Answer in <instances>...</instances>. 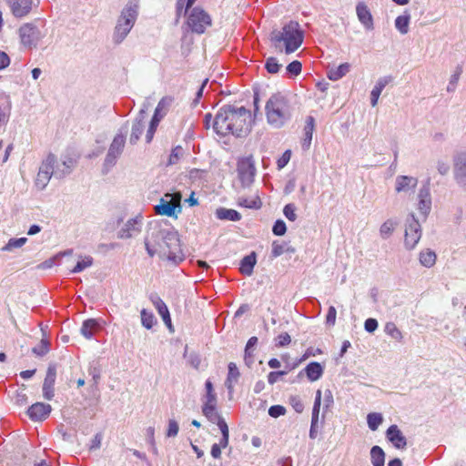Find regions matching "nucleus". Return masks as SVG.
<instances>
[{"label":"nucleus","instance_id":"16","mask_svg":"<svg viewBox=\"0 0 466 466\" xmlns=\"http://www.w3.org/2000/svg\"><path fill=\"white\" fill-rule=\"evenodd\" d=\"M454 178L461 186L466 185V154L460 153L454 157Z\"/></svg>","mask_w":466,"mask_h":466},{"label":"nucleus","instance_id":"39","mask_svg":"<svg viewBox=\"0 0 466 466\" xmlns=\"http://www.w3.org/2000/svg\"><path fill=\"white\" fill-rule=\"evenodd\" d=\"M385 333L398 342L402 341L403 335L394 322H387L384 327Z\"/></svg>","mask_w":466,"mask_h":466},{"label":"nucleus","instance_id":"23","mask_svg":"<svg viewBox=\"0 0 466 466\" xmlns=\"http://www.w3.org/2000/svg\"><path fill=\"white\" fill-rule=\"evenodd\" d=\"M149 299L158 314L161 316L164 323L171 329V318L166 303L157 294H151Z\"/></svg>","mask_w":466,"mask_h":466},{"label":"nucleus","instance_id":"2","mask_svg":"<svg viewBox=\"0 0 466 466\" xmlns=\"http://www.w3.org/2000/svg\"><path fill=\"white\" fill-rule=\"evenodd\" d=\"M251 114L244 106L226 105L219 108L213 120V128L219 136L232 134L244 137L250 131Z\"/></svg>","mask_w":466,"mask_h":466},{"label":"nucleus","instance_id":"30","mask_svg":"<svg viewBox=\"0 0 466 466\" xmlns=\"http://www.w3.org/2000/svg\"><path fill=\"white\" fill-rule=\"evenodd\" d=\"M350 70L349 63H343L339 66L332 67L328 71V77L332 81H337L346 76Z\"/></svg>","mask_w":466,"mask_h":466},{"label":"nucleus","instance_id":"54","mask_svg":"<svg viewBox=\"0 0 466 466\" xmlns=\"http://www.w3.org/2000/svg\"><path fill=\"white\" fill-rule=\"evenodd\" d=\"M272 231L276 236H283L287 231L285 222L281 219L277 220L273 226Z\"/></svg>","mask_w":466,"mask_h":466},{"label":"nucleus","instance_id":"29","mask_svg":"<svg viewBox=\"0 0 466 466\" xmlns=\"http://www.w3.org/2000/svg\"><path fill=\"white\" fill-rule=\"evenodd\" d=\"M257 258L256 253L252 252L248 256H245L240 262V271L242 274L250 276L253 273L254 266L256 265Z\"/></svg>","mask_w":466,"mask_h":466},{"label":"nucleus","instance_id":"1","mask_svg":"<svg viewBox=\"0 0 466 466\" xmlns=\"http://www.w3.org/2000/svg\"><path fill=\"white\" fill-rule=\"evenodd\" d=\"M144 242L146 250L151 258L158 255L176 264L185 258L178 232L167 221L151 223Z\"/></svg>","mask_w":466,"mask_h":466},{"label":"nucleus","instance_id":"64","mask_svg":"<svg viewBox=\"0 0 466 466\" xmlns=\"http://www.w3.org/2000/svg\"><path fill=\"white\" fill-rule=\"evenodd\" d=\"M437 169L441 175H446L450 170V166L447 162L438 161Z\"/></svg>","mask_w":466,"mask_h":466},{"label":"nucleus","instance_id":"28","mask_svg":"<svg viewBox=\"0 0 466 466\" xmlns=\"http://www.w3.org/2000/svg\"><path fill=\"white\" fill-rule=\"evenodd\" d=\"M304 371L310 381H316L323 375L324 368L320 363L313 361L306 366Z\"/></svg>","mask_w":466,"mask_h":466},{"label":"nucleus","instance_id":"21","mask_svg":"<svg viewBox=\"0 0 466 466\" xmlns=\"http://www.w3.org/2000/svg\"><path fill=\"white\" fill-rule=\"evenodd\" d=\"M418 209L426 218L431 209V198L428 186H423L418 194Z\"/></svg>","mask_w":466,"mask_h":466},{"label":"nucleus","instance_id":"58","mask_svg":"<svg viewBox=\"0 0 466 466\" xmlns=\"http://www.w3.org/2000/svg\"><path fill=\"white\" fill-rule=\"evenodd\" d=\"M337 311L333 306H330L328 310V314L326 317V323L329 326L335 325L336 322Z\"/></svg>","mask_w":466,"mask_h":466},{"label":"nucleus","instance_id":"6","mask_svg":"<svg viewBox=\"0 0 466 466\" xmlns=\"http://www.w3.org/2000/svg\"><path fill=\"white\" fill-rule=\"evenodd\" d=\"M187 24L193 33L200 35L211 26L212 19L203 8L196 6L189 11Z\"/></svg>","mask_w":466,"mask_h":466},{"label":"nucleus","instance_id":"50","mask_svg":"<svg viewBox=\"0 0 466 466\" xmlns=\"http://www.w3.org/2000/svg\"><path fill=\"white\" fill-rule=\"evenodd\" d=\"M283 213L289 221L293 222L297 219L296 207L294 204H287L283 208Z\"/></svg>","mask_w":466,"mask_h":466},{"label":"nucleus","instance_id":"57","mask_svg":"<svg viewBox=\"0 0 466 466\" xmlns=\"http://www.w3.org/2000/svg\"><path fill=\"white\" fill-rule=\"evenodd\" d=\"M364 329L366 331L372 333L378 329V321L375 319L370 318L365 320Z\"/></svg>","mask_w":466,"mask_h":466},{"label":"nucleus","instance_id":"38","mask_svg":"<svg viewBox=\"0 0 466 466\" xmlns=\"http://www.w3.org/2000/svg\"><path fill=\"white\" fill-rule=\"evenodd\" d=\"M410 15L408 13L397 16L395 19V27L401 35H406L409 32Z\"/></svg>","mask_w":466,"mask_h":466},{"label":"nucleus","instance_id":"40","mask_svg":"<svg viewBox=\"0 0 466 466\" xmlns=\"http://www.w3.org/2000/svg\"><path fill=\"white\" fill-rule=\"evenodd\" d=\"M96 328H97L96 320H95L93 319H89L84 321L80 331H81V334L85 338L91 339L94 334V331L96 330Z\"/></svg>","mask_w":466,"mask_h":466},{"label":"nucleus","instance_id":"45","mask_svg":"<svg viewBox=\"0 0 466 466\" xmlns=\"http://www.w3.org/2000/svg\"><path fill=\"white\" fill-rule=\"evenodd\" d=\"M51 177H52L46 174V172L41 171L39 169L35 178V186L41 190L44 189L49 183Z\"/></svg>","mask_w":466,"mask_h":466},{"label":"nucleus","instance_id":"26","mask_svg":"<svg viewBox=\"0 0 466 466\" xmlns=\"http://www.w3.org/2000/svg\"><path fill=\"white\" fill-rule=\"evenodd\" d=\"M315 128V119L313 116H309L306 118L304 127V138L302 141V147L308 150L311 145L313 131Z\"/></svg>","mask_w":466,"mask_h":466},{"label":"nucleus","instance_id":"8","mask_svg":"<svg viewBox=\"0 0 466 466\" xmlns=\"http://www.w3.org/2000/svg\"><path fill=\"white\" fill-rule=\"evenodd\" d=\"M217 403L204 402L202 407V412L204 416L212 423H216L222 433L220 444L226 448L228 444L229 433L228 427L226 421L221 418L216 410Z\"/></svg>","mask_w":466,"mask_h":466},{"label":"nucleus","instance_id":"20","mask_svg":"<svg viewBox=\"0 0 466 466\" xmlns=\"http://www.w3.org/2000/svg\"><path fill=\"white\" fill-rule=\"evenodd\" d=\"M418 185V178L411 176H398L395 179V191L408 193L413 191Z\"/></svg>","mask_w":466,"mask_h":466},{"label":"nucleus","instance_id":"5","mask_svg":"<svg viewBox=\"0 0 466 466\" xmlns=\"http://www.w3.org/2000/svg\"><path fill=\"white\" fill-rule=\"evenodd\" d=\"M138 15V5L135 3L129 2L121 11L118 16L113 35L112 41L116 45L121 44L131 29L133 28Z\"/></svg>","mask_w":466,"mask_h":466},{"label":"nucleus","instance_id":"34","mask_svg":"<svg viewBox=\"0 0 466 466\" xmlns=\"http://www.w3.org/2000/svg\"><path fill=\"white\" fill-rule=\"evenodd\" d=\"M398 222L395 219L389 218L384 221L380 228V236L382 239H388L394 232Z\"/></svg>","mask_w":466,"mask_h":466},{"label":"nucleus","instance_id":"59","mask_svg":"<svg viewBox=\"0 0 466 466\" xmlns=\"http://www.w3.org/2000/svg\"><path fill=\"white\" fill-rule=\"evenodd\" d=\"M287 374V371H284V370H280V371H271L269 372V374L268 375V381L269 384H274L278 381L279 378L280 376H283V375H286Z\"/></svg>","mask_w":466,"mask_h":466},{"label":"nucleus","instance_id":"43","mask_svg":"<svg viewBox=\"0 0 466 466\" xmlns=\"http://www.w3.org/2000/svg\"><path fill=\"white\" fill-rule=\"evenodd\" d=\"M382 421L383 418L380 413L372 412L367 416L368 426L371 431H376Z\"/></svg>","mask_w":466,"mask_h":466},{"label":"nucleus","instance_id":"53","mask_svg":"<svg viewBox=\"0 0 466 466\" xmlns=\"http://www.w3.org/2000/svg\"><path fill=\"white\" fill-rule=\"evenodd\" d=\"M178 431H179L178 423L175 420L170 419L168 420V428H167V437H168V438L176 437L178 433Z\"/></svg>","mask_w":466,"mask_h":466},{"label":"nucleus","instance_id":"3","mask_svg":"<svg viewBox=\"0 0 466 466\" xmlns=\"http://www.w3.org/2000/svg\"><path fill=\"white\" fill-rule=\"evenodd\" d=\"M269 39L276 50L289 55L294 53L302 45L304 32L298 22L289 21L280 30H273Z\"/></svg>","mask_w":466,"mask_h":466},{"label":"nucleus","instance_id":"44","mask_svg":"<svg viewBox=\"0 0 466 466\" xmlns=\"http://www.w3.org/2000/svg\"><path fill=\"white\" fill-rule=\"evenodd\" d=\"M93 265V258L90 256H85L79 261H77L76 265L71 270L72 273H79L86 268L91 267Z\"/></svg>","mask_w":466,"mask_h":466},{"label":"nucleus","instance_id":"37","mask_svg":"<svg viewBox=\"0 0 466 466\" xmlns=\"http://www.w3.org/2000/svg\"><path fill=\"white\" fill-rule=\"evenodd\" d=\"M238 205L248 208L258 209L261 207V201L258 196L250 198L240 197L238 199Z\"/></svg>","mask_w":466,"mask_h":466},{"label":"nucleus","instance_id":"14","mask_svg":"<svg viewBox=\"0 0 466 466\" xmlns=\"http://www.w3.org/2000/svg\"><path fill=\"white\" fill-rule=\"evenodd\" d=\"M238 177L243 184H250L253 181L256 167L250 157L240 160L238 164Z\"/></svg>","mask_w":466,"mask_h":466},{"label":"nucleus","instance_id":"19","mask_svg":"<svg viewBox=\"0 0 466 466\" xmlns=\"http://www.w3.org/2000/svg\"><path fill=\"white\" fill-rule=\"evenodd\" d=\"M52 408L49 404L36 402L27 410V414L32 420H43L50 414Z\"/></svg>","mask_w":466,"mask_h":466},{"label":"nucleus","instance_id":"13","mask_svg":"<svg viewBox=\"0 0 466 466\" xmlns=\"http://www.w3.org/2000/svg\"><path fill=\"white\" fill-rule=\"evenodd\" d=\"M19 36L24 46L32 48L36 46L42 35L39 29L33 24H25L19 28Z\"/></svg>","mask_w":466,"mask_h":466},{"label":"nucleus","instance_id":"9","mask_svg":"<svg viewBox=\"0 0 466 466\" xmlns=\"http://www.w3.org/2000/svg\"><path fill=\"white\" fill-rule=\"evenodd\" d=\"M173 102L174 98L172 96H164L158 102L146 134V140L147 143H150L153 139L154 134L158 127L159 122L167 114Z\"/></svg>","mask_w":466,"mask_h":466},{"label":"nucleus","instance_id":"12","mask_svg":"<svg viewBox=\"0 0 466 466\" xmlns=\"http://www.w3.org/2000/svg\"><path fill=\"white\" fill-rule=\"evenodd\" d=\"M143 217L139 214L127 219L117 231V238L129 239L137 237L142 231Z\"/></svg>","mask_w":466,"mask_h":466},{"label":"nucleus","instance_id":"33","mask_svg":"<svg viewBox=\"0 0 466 466\" xmlns=\"http://www.w3.org/2000/svg\"><path fill=\"white\" fill-rule=\"evenodd\" d=\"M41 331L43 333V338L39 344L32 349V352L37 357H43L50 350V342L46 337V331L43 328H41Z\"/></svg>","mask_w":466,"mask_h":466},{"label":"nucleus","instance_id":"25","mask_svg":"<svg viewBox=\"0 0 466 466\" xmlns=\"http://www.w3.org/2000/svg\"><path fill=\"white\" fill-rule=\"evenodd\" d=\"M240 377V373L237 365L234 362H230L228 364V372L225 381V386L227 387L229 394V398H231L234 390V384L238 382Z\"/></svg>","mask_w":466,"mask_h":466},{"label":"nucleus","instance_id":"4","mask_svg":"<svg viewBox=\"0 0 466 466\" xmlns=\"http://www.w3.org/2000/svg\"><path fill=\"white\" fill-rule=\"evenodd\" d=\"M292 112L289 97L281 93L273 94L265 105L267 123L276 129L283 127L291 120Z\"/></svg>","mask_w":466,"mask_h":466},{"label":"nucleus","instance_id":"46","mask_svg":"<svg viewBox=\"0 0 466 466\" xmlns=\"http://www.w3.org/2000/svg\"><path fill=\"white\" fill-rule=\"evenodd\" d=\"M205 388H206V396H205L204 402L217 403V395L214 392L213 384L209 380H208L206 381Z\"/></svg>","mask_w":466,"mask_h":466},{"label":"nucleus","instance_id":"18","mask_svg":"<svg viewBox=\"0 0 466 466\" xmlns=\"http://www.w3.org/2000/svg\"><path fill=\"white\" fill-rule=\"evenodd\" d=\"M146 114V109H141L133 122L132 130L129 137V142L132 145L137 144L141 135L143 134L145 128Z\"/></svg>","mask_w":466,"mask_h":466},{"label":"nucleus","instance_id":"41","mask_svg":"<svg viewBox=\"0 0 466 466\" xmlns=\"http://www.w3.org/2000/svg\"><path fill=\"white\" fill-rule=\"evenodd\" d=\"M61 166L64 167V169H60V166H56V178L58 179L64 178L71 172L74 166V161L72 159L63 161Z\"/></svg>","mask_w":466,"mask_h":466},{"label":"nucleus","instance_id":"27","mask_svg":"<svg viewBox=\"0 0 466 466\" xmlns=\"http://www.w3.org/2000/svg\"><path fill=\"white\" fill-rule=\"evenodd\" d=\"M391 81L390 76L380 77L373 89L370 92V104L372 106H376L378 104L379 97L384 89V87Z\"/></svg>","mask_w":466,"mask_h":466},{"label":"nucleus","instance_id":"10","mask_svg":"<svg viewBox=\"0 0 466 466\" xmlns=\"http://www.w3.org/2000/svg\"><path fill=\"white\" fill-rule=\"evenodd\" d=\"M421 238V226L415 218L414 214H410L405 223L404 246L407 249L415 248Z\"/></svg>","mask_w":466,"mask_h":466},{"label":"nucleus","instance_id":"61","mask_svg":"<svg viewBox=\"0 0 466 466\" xmlns=\"http://www.w3.org/2000/svg\"><path fill=\"white\" fill-rule=\"evenodd\" d=\"M290 402H291L292 407L294 408V410L297 412L300 413V412L303 411L304 405H303V403L301 402V400L298 397H292L290 399Z\"/></svg>","mask_w":466,"mask_h":466},{"label":"nucleus","instance_id":"36","mask_svg":"<svg viewBox=\"0 0 466 466\" xmlns=\"http://www.w3.org/2000/svg\"><path fill=\"white\" fill-rule=\"evenodd\" d=\"M56 158L55 155L49 154L46 158L42 162L39 169L41 171L46 172L50 177L54 176L56 177Z\"/></svg>","mask_w":466,"mask_h":466},{"label":"nucleus","instance_id":"7","mask_svg":"<svg viewBox=\"0 0 466 466\" xmlns=\"http://www.w3.org/2000/svg\"><path fill=\"white\" fill-rule=\"evenodd\" d=\"M127 132V125H125L119 129V132L114 137L105 158V166L113 167L116 163V160L122 155L126 145Z\"/></svg>","mask_w":466,"mask_h":466},{"label":"nucleus","instance_id":"55","mask_svg":"<svg viewBox=\"0 0 466 466\" xmlns=\"http://www.w3.org/2000/svg\"><path fill=\"white\" fill-rule=\"evenodd\" d=\"M285 413L286 409L281 405H273L268 409V414L273 418H278L281 415H284Z\"/></svg>","mask_w":466,"mask_h":466},{"label":"nucleus","instance_id":"31","mask_svg":"<svg viewBox=\"0 0 466 466\" xmlns=\"http://www.w3.org/2000/svg\"><path fill=\"white\" fill-rule=\"evenodd\" d=\"M216 217L220 220L238 221L241 219V215L235 209H228L226 208H219L216 210Z\"/></svg>","mask_w":466,"mask_h":466},{"label":"nucleus","instance_id":"51","mask_svg":"<svg viewBox=\"0 0 466 466\" xmlns=\"http://www.w3.org/2000/svg\"><path fill=\"white\" fill-rule=\"evenodd\" d=\"M301 63L299 61L295 60L289 63L286 69L290 76H298L301 73Z\"/></svg>","mask_w":466,"mask_h":466},{"label":"nucleus","instance_id":"24","mask_svg":"<svg viewBox=\"0 0 466 466\" xmlns=\"http://www.w3.org/2000/svg\"><path fill=\"white\" fill-rule=\"evenodd\" d=\"M358 19L367 30L374 28L373 17L368 6L364 3H360L356 6Z\"/></svg>","mask_w":466,"mask_h":466},{"label":"nucleus","instance_id":"47","mask_svg":"<svg viewBox=\"0 0 466 466\" xmlns=\"http://www.w3.org/2000/svg\"><path fill=\"white\" fill-rule=\"evenodd\" d=\"M281 66H282V65L279 64V61L277 60V58H275V57H268L265 63V68L267 69V71L269 74L278 73L279 71V69L281 68Z\"/></svg>","mask_w":466,"mask_h":466},{"label":"nucleus","instance_id":"42","mask_svg":"<svg viewBox=\"0 0 466 466\" xmlns=\"http://www.w3.org/2000/svg\"><path fill=\"white\" fill-rule=\"evenodd\" d=\"M142 326L147 329H152L156 323V318L152 312L143 309L140 312Z\"/></svg>","mask_w":466,"mask_h":466},{"label":"nucleus","instance_id":"15","mask_svg":"<svg viewBox=\"0 0 466 466\" xmlns=\"http://www.w3.org/2000/svg\"><path fill=\"white\" fill-rule=\"evenodd\" d=\"M56 379V367L55 364H50L48 366L46 378L43 383V397L50 400L53 399L54 393V385Z\"/></svg>","mask_w":466,"mask_h":466},{"label":"nucleus","instance_id":"60","mask_svg":"<svg viewBox=\"0 0 466 466\" xmlns=\"http://www.w3.org/2000/svg\"><path fill=\"white\" fill-rule=\"evenodd\" d=\"M291 153L289 150H287L283 153L282 157L278 160L277 164L279 168H283L289 161Z\"/></svg>","mask_w":466,"mask_h":466},{"label":"nucleus","instance_id":"17","mask_svg":"<svg viewBox=\"0 0 466 466\" xmlns=\"http://www.w3.org/2000/svg\"><path fill=\"white\" fill-rule=\"evenodd\" d=\"M13 15L15 17H24L27 15L33 6V0H6Z\"/></svg>","mask_w":466,"mask_h":466},{"label":"nucleus","instance_id":"52","mask_svg":"<svg viewBox=\"0 0 466 466\" xmlns=\"http://www.w3.org/2000/svg\"><path fill=\"white\" fill-rule=\"evenodd\" d=\"M285 252V245L278 240L273 241L271 255L273 258H278Z\"/></svg>","mask_w":466,"mask_h":466},{"label":"nucleus","instance_id":"62","mask_svg":"<svg viewBox=\"0 0 466 466\" xmlns=\"http://www.w3.org/2000/svg\"><path fill=\"white\" fill-rule=\"evenodd\" d=\"M102 442V434L96 433L91 441L90 450H97L100 448Z\"/></svg>","mask_w":466,"mask_h":466},{"label":"nucleus","instance_id":"35","mask_svg":"<svg viewBox=\"0 0 466 466\" xmlns=\"http://www.w3.org/2000/svg\"><path fill=\"white\" fill-rule=\"evenodd\" d=\"M370 461L373 466H384L385 452L380 446H373L370 449Z\"/></svg>","mask_w":466,"mask_h":466},{"label":"nucleus","instance_id":"56","mask_svg":"<svg viewBox=\"0 0 466 466\" xmlns=\"http://www.w3.org/2000/svg\"><path fill=\"white\" fill-rule=\"evenodd\" d=\"M276 340H277V343H276L277 346L284 347L290 343L291 338L287 332H284V333L279 334L277 337Z\"/></svg>","mask_w":466,"mask_h":466},{"label":"nucleus","instance_id":"49","mask_svg":"<svg viewBox=\"0 0 466 466\" xmlns=\"http://www.w3.org/2000/svg\"><path fill=\"white\" fill-rule=\"evenodd\" d=\"M183 155V148L181 147H175L169 155L167 165H175L178 162Z\"/></svg>","mask_w":466,"mask_h":466},{"label":"nucleus","instance_id":"11","mask_svg":"<svg viewBox=\"0 0 466 466\" xmlns=\"http://www.w3.org/2000/svg\"><path fill=\"white\" fill-rule=\"evenodd\" d=\"M155 211L157 215L177 218V214L181 212L180 196L176 198L173 195H165L155 207Z\"/></svg>","mask_w":466,"mask_h":466},{"label":"nucleus","instance_id":"22","mask_svg":"<svg viewBox=\"0 0 466 466\" xmlns=\"http://www.w3.org/2000/svg\"><path fill=\"white\" fill-rule=\"evenodd\" d=\"M386 437L397 449H404L407 445V440L397 425L388 428Z\"/></svg>","mask_w":466,"mask_h":466},{"label":"nucleus","instance_id":"63","mask_svg":"<svg viewBox=\"0 0 466 466\" xmlns=\"http://www.w3.org/2000/svg\"><path fill=\"white\" fill-rule=\"evenodd\" d=\"M9 65L10 58L8 55L4 51H0V70L7 67Z\"/></svg>","mask_w":466,"mask_h":466},{"label":"nucleus","instance_id":"48","mask_svg":"<svg viewBox=\"0 0 466 466\" xmlns=\"http://www.w3.org/2000/svg\"><path fill=\"white\" fill-rule=\"evenodd\" d=\"M27 241L26 238H11L8 243L3 248V250L10 251L14 248H21Z\"/></svg>","mask_w":466,"mask_h":466},{"label":"nucleus","instance_id":"32","mask_svg":"<svg viewBox=\"0 0 466 466\" xmlns=\"http://www.w3.org/2000/svg\"><path fill=\"white\" fill-rule=\"evenodd\" d=\"M436 253L430 248L423 249L419 254L420 263L425 268L433 267L436 263Z\"/></svg>","mask_w":466,"mask_h":466}]
</instances>
